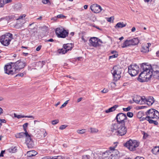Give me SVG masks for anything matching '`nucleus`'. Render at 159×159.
Returning a JSON list of instances; mask_svg holds the SVG:
<instances>
[{"label":"nucleus","instance_id":"nucleus-1","mask_svg":"<svg viewBox=\"0 0 159 159\" xmlns=\"http://www.w3.org/2000/svg\"><path fill=\"white\" fill-rule=\"evenodd\" d=\"M140 70L141 72L138 79L139 82L148 81L152 76L159 80V67L157 66H152L148 63H143L140 65Z\"/></svg>","mask_w":159,"mask_h":159},{"label":"nucleus","instance_id":"nucleus-2","mask_svg":"<svg viewBox=\"0 0 159 159\" xmlns=\"http://www.w3.org/2000/svg\"><path fill=\"white\" fill-rule=\"evenodd\" d=\"M110 130L112 134L118 136H123L127 132L125 124L123 125L118 123H112L110 126Z\"/></svg>","mask_w":159,"mask_h":159},{"label":"nucleus","instance_id":"nucleus-3","mask_svg":"<svg viewBox=\"0 0 159 159\" xmlns=\"http://www.w3.org/2000/svg\"><path fill=\"white\" fill-rule=\"evenodd\" d=\"M0 38V42L2 44L5 46H8L13 39V35L10 33H7L2 36Z\"/></svg>","mask_w":159,"mask_h":159},{"label":"nucleus","instance_id":"nucleus-4","mask_svg":"<svg viewBox=\"0 0 159 159\" xmlns=\"http://www.w3.org/2000/svg\"><path fill=\"white\" fill-rule=\"evenodd\" d=\"M13 68H14L13 72H15L16 73L18 72L21 69L23 68L26 66L25 61H22L21 60H19L15 62H11ZM11 73L13 72V71H11Z\"/></svg>","mask_w":159,"mask_h":159},{"label":"nucleus","instance_id":"nucleus-5","mask_svg":"<svg viewBox=\"0 0 159 159\" xmlns=\"http://www.w3.org/2000/svg\"><path fill=\"white\" fill-rule=\"evenodd\" d=\"M139 143L136 140L130 139L124 144V146L127 147L130 151H134L139 145Z\"/></svg>","mask_w":159,"mask_h":159},{"label":"nucleus","instance_id":"nucleus-6","mask_svg":"<svg viewBox=\"0 0 159 159\" xmlns=\"http://www.w3.org/2000/svg\"><path fill=\"white\" fill-rule=\"evenodd\" d=\"M121 68L119 66H115L113 67L111 72L113 75L114 80L117 81L121 77Z\"/></svg>","mask_w":159,"mask_h":159},{"label":"nucleus","instance_id":"nucleus-7","mask_svg":"<svg viewBox=\"0 0 159 159\" xmlns=\"http://www.w3.org/2000/svg\"><path fill=\"white\" fill-rule=\"evenodd\" d=\"M139 68L136 64H131L128 67V73L132 76L136 75L138 73Z\"/></svg>","mask_w":159,"mask_h":159},{"label":"nucleus","instance_id":"nucleus-8","mask_svg":"<svg viewBox=\"0 0 159 159\" xmlns=\"http://www.w3.org/2000/svg\"><path fill=\"white\" fill-rule=\"evenodd\" d=\"M56 33L57 37L59 38H65L68 34V32L62 27L57 28L56 30Z\"/></svg>","mask_w":159,"mask_h":159},{"label":"nucleus","instance_id":"nucleus-9","mask_svg":"<svg viewBox=\"0 0 159 159\" xmlns=\"http://www.w3.org/2000/svg\"><path fill=\"white\" fill-rule=\"evenodd\" d=\"M146 115L149 118L158 119L159 118V112L154 109H151L146 112Z\"/></svg>","mask_w":159,"mask_h":159},{"label":"nucleus","instance_id":"nucleus-10","mask_svg":"<svg viewBox=\"0 0 159 159\" xmlns=\"http://www.w3.org/2000/svg\"><path fill=\"white\" fill-rule=\"evenodd\" d=\"M89 41V46L94 47L100 46L101 44L99 43H102V42L101 40L95 37H91Z\"/></svg>","mask_w":159,"mask_h":159},{"label":"nucleus","instance_id":"nucleus-11","mask_svg":"<svg viewBox=\"0 0 159 159\" xmlns=\"http://www.w3.org/2000/svg\"><path fill=\"white\" fill-rule=\"evenodd\" d=\"M116 119L117 122L124 125L125 124V121L126 120L127 116L125 114L123 113H119L116 116Z\"/></svg>","mask_w":159,"mask_h":159},{"label":"nucleus","instance_id":"nucleus-12","mask_svg":"<svg viewBox=\"0 0 159 159\" xmlns=\"http://www.w3.org/2000/svg\"><path fill=\"white\" fill-rule=\"evenodd\" d=\"M4 71L5 73L7 74L8 75H13L15 74H16L15 72H13H13L11 73V71H13L14 68H13L12 65L11 64H8L7 65H6L4 67Z\"/></svg>","mask_w":159,"mask_h":159},{"label":"nucleus","instance_id":"nucleus-13","mask_svg":"<svg viewBox=\"0 0 159 159\" xmlns=\"http://www.w3.org/2000/svg\"><path fill=\"white\" fill-rule=\"evenodd\" d=\"M120 155L119 152L117 150H115L113 153H111L109 157H102L100 159H118Z\"/></svg>","mask_w":159,"mask_h":159},{"label":"nucleus","instance_id":"nucleus-14","mask_svg":"<svg viewBox=\"0 0 159 159\" xmlns=\"http://www.w3.org/2000/svg\"><path fill=\"white\" fill-rule=\"evenodd\" d=\"M90 8L92 11L95 13H98L102 10L101 7L96 4L91 5Z\"/></svg>","mask_w":159,"mask_h":159},{"label":"nucleus","instance_id":"nucleus-15","mask_svg":"<svg viewBox=\"0 0 159 159\" xmlns=\"http://www.w3.org/2000/svg\"><path fill=\"white\" fill-rule=\"evenodd\" d=\"M25 143L28 148H32L34 146V143L29 134L26 136Z\"/></svg>","mask_w":159,"mask_h":159},{"label":"nucleus","instance_id":"nucleus-16","mask_svg":"<svg viewBox=\"0 0 159 159\" xmlns=\"http://www.w3.org/2000/svg\"><path fill=\"white\" fill-rule=\"evenodd\" d=\"M132 45L130 39L126 40L122 44V48H125Z\"/></svg>","mask_w":159,"mask_h":159},{"label":"nucleus","instance_id":"nucleus-17","mask_svg":"<svg viewBox=\"0 0 159 159\" xmlns=\"http://www.w3.org/2000/svg\"><path fill=\"white\" fill-rule=\"evenodd\" d=\"M14 117H15L17 118L18 119H20L22 118H33V119L34 117L32 116H22L21 115H17L16 114L14 113Z\"/></svg>","mask_w":159,"mask_h":159},{"label":"nucleus","instance_id":"nucleus-18","mask_svg":"<svg viewBox=\"0 0 159 159\" xmlns=\"http://www.w3.org/2000/svg\"><path fill=\"white\" fill-rule=\"evenodd\" d=\"M119 107V106L117 105H115L113 107L109 108L108 109L105 111V112L108 113L110 112L113 111H115L117 108Z\"/></svg>","mask_w":159,"mask_h":159},{"label":"nucleus","instance_id":"nucleus-19","mask_svg":"<svg viewBox=\"0 0 159 159\" xmlns=\"http://www.w3.org/2000/svg\"><path fill=\"white\" fill-rule=\"evenodd\" d=\"M72 48V44H64L63 45V48L66 49L68 51L69 50H71Z\"/></svg>","mask_w":159,"mask_h":159},{"label":"nucleus","instance_id":"nucleus-20","mask_svg":"<svg viewBox=\"0 0 159 159\" xmlns=\"http://www.w3.org/2000/svg\"><path fill=\"white\" fill-rule=\"evenodd\" d=\"M133 100L134 102L137 103L142 104V102H141V97L139 96L136 95L133 98Z\"/></svg>","mask_w":159,"mask_h":159},{"label":"nucleus","instance_id":"nucleus-21","mask_svg":"<svg viewBox=\"0 0 159 159\" xmlns=\"http://www.w3.org/2000/svg\"><path fill=\"white\" fill-rule=\"evenodd\" d=\"M149 51V48L147 45H143L142 46V48L141 49V51L143 53H146L148 52Z\"/></svg>","mask_w":159,"mask_h":159},{"label":"nucleus","instance_id":"nucleus-22","mask_svg":"<svg viewBox=\"0 0 159 159\" xmlns=\"http://www.w3.org/2000/svg\"><path fill=\"white\" fill-rule=\"evenodd\" d=\"M132 45H135L139 43V40L137 38H135L133 39H130Z\"/></svg>","mask_w":159,"mask_h":159},{"label":"nucleus","instance_id":"nucleus-23","mask_svg":"<svg viewBox=\"0 0 159 159\" xmlns=\"http://www.w3.org/2000/svg\"><path fill=\"white\" fill-rule=\"evenodd\" d=\"M146 102L148 105H152L154 102L153 97H149L148 99H147Z\"/></svg>","mask_w":159,"mask_h":159},{"label":"nucleus","instance_id":"nucleus-24","mask_svg":"<svg viewBox=\"0 0 159 159\" xmlns=\"http://www.w3.org/2000/svg\"><path fill=\"white\" fill-rule=\"evenodd\" d=\"M126 25V24L125 23L124 24L123 22H119L117 23L116 26H115V27L116 28H121L124 27H125Z\"/></svg>","mask_w":159,"mask_h":159},{"label":"nucleus","instance_id":"nucleus-25","mask_svg":"<svg viewBox=\"0 0 159 159\" xmlns=\"http://www.w3.org/2000/svg\"><path fill=\"white\" fill-rule=\"evenodd\" d=\"M25 135L26 136L25 132V133L22 132L19 133H17L15 135V137L17 138H21L24 137Z\"/></svg>","mask_w":159,"mask_h":159},{"label":"nucleus","instance_id":"nucleus-26","mask_svg":"<svg viewBox=\"0 0 159 159\" xmlns=\"http://www.w3.org/2000/svg\"><path fill=\"white\" fill-rule=\"evenodd\" d=\"M27 154L29 157H31L36 155L37 154V152L34 150H32L28 151Z\"/></svg>","mask_w":159,"mask_h":159},{"label":"nucleus","instance_id":"nucleus-27","mask_svg":"<svg viewBox=\"0 0 159 159\" xmlns=\"http://www.w3.org/2000/svg\"><path fill=\"white\" fill-rule=\"evenodd\" d=\"M17 149L16 147H11L8 150V151L12 153H14L17 151Z\"/></svg>","mask_w":159,"mask_h":159},{"label":"nucleus","instance_id":"nucleus-28","mask_svg":"<svg viewBox=\"0 0 159 159\" xmlns=\"http://www.w3.org/2000/svg\"><path fill=\"white\" fill-rule=\"evenodd\" d=\"M110 150L106 151L105 152H103L102 154V157H109L108 156L109 154L111 153L110 152Z\"/></svg>","mask_w":159,"mask_h":159},{"label":"nucleus","instance_id":"nucleus-29","mask_svg":"<svg viewBox=\"0 0 159 159\" xmlns=\"http://www.w3.org/2000/svg\"><path fill=\"white\" fill-rule=\"evenodd\" d=\"M28 125V123H26L23 126L24 131L25 132L26 136L28 135V134H29L26 130V127H27Z\"/></svg>","mask_w":159,"mask_h":159},{"label":"nucleus","instance_id":"nucleus-30","mask_svg":"<svg viewBox=\"0 0 159 159\" xmlns=\"http://www.w3.org/2000/svg\"><path fill=\"white\" fill-rule=\"evenodd\" d=\"M144 115V113L142 111L139 112L137 114V116L138 118L140 119Z\"/></svg>","mask_w":159,"mask_h":159},{"label":"nucleus","instance_id":"nucleus-31","mask_svg":"<svg viewBox=\"0 0 159 159\" xmlns=\"http://www.w3.org/2000/svg\"><path fill=\"white\" fill-rule=\"evenodd\" d=\"M152 151L153 154H156L157 152H159V147H155L152 150Z\"/></svg>","mask_w":159,"mask_h":159},{"label":"nucleus","instance_id":"nucleus-32","mask_svg":"<svg viewBox=\"0 0 159 159\" xmlns=\"http://www.w3.org/2000/svg\"><path fill=\"white\" fill-rule=\"evenodd\" d=\"M148 121L151 124H153L155 125H157L158 124V122L154 120L150 119H148Z\"/></svg>","mask_w":159,"mask_h":159},{"label":"nucleus","instance_id":"nucleus-33","mask_svg":"<svg viewBox=\"0 0 159 159\" xmlns=\"http://www.w3.org/2000/svg\"><path fill=\"white\" fill-rule=\"evenodd\" d=\"M45 63V61H39L37 63L38 64V65H39V66H40V68H42L44 64Z\"/></svg>","mask_w":159,"mask_h":159},{"label":"nucleus","instance_id":"nucleus-34","mask_svg":"<svg viewBox=\"0 0 159 159\" xmlns=\"http://www.w3.org/2000/svg\"><path fill=\"white\" fill-rule=\"evenodd\" d=\"M90 129L91 130L90 132L92 133H97L98 131V129L95 128H90Z\"/></svg>","mask_w":159,"mask_h":159},{"label":"nucleus","instance_id":"nucleus-35","mask_svg":"<svg viewBox=\"0 0 159 159\" xmlns=\"http://www.w3.org/2000/svg\"><path fill=\"white\" fill-rule=\"evenodd\" d=\"M59 50V53H62L63 54H64L68 52V51L66 49H65L64 48H61Z\"/></svg>","mask_w":159,"mask_h":159},{"label":"nucleus","instance_id":"nucleus-36","mask_svg":"<svg viewBox=\"0 0 159 159\" xmlns=\"http://www.w3.org/2000/svg\"><path fill=\"white\" fill-rule=\"evenodd\" d=\"M77 132L79 134H83L86 132V129H84L80 130H78Z\"/></svg>","mask_w":159,"mask_h":159},{"label":"nucleus","instance_id":"nucleus-37","mask_svg":"<svg viewBox=\"0 0 159 159\" xmlns=\"http://www.w3.org/2000/svg\"><path fill=\"white\" fill-rule=\"evenodd\" d=\"M147 99L146 98L145 96L141 97V102H142V104L143 103V102H146Z\"/></svg>","mask_w":159,"mask_h":159},{"label":"nucleus","instance_id":"nucleus-38","mask_svg":"<svg viewBox=\"0 0 159 159\" xmlns=\"http://www.w3.org/2000/svg\"><path fill=\"white\" fill-rule=\"evenodd\" d=\"M90 156L89 155H85L83 156L82 159H89Z\"/></svg>","mask_w":159,"mask_h":159},{"label":"nucleus","instance_id":"nucleus-39","mask_svg":"<svg viewBox=\"0 0 159 159\" xmlns=\"http://www.w3.org/2000/svg\"><path fill=\"white\" fill-rule=\"evenodd\" d=\"M4 0H0V7H2L4 5Z\"/></svg>","mask_w":159,"mask_h":159},{"label":"nucleus","instance_id":"nucleus-40","mask_svg":"<svg viewBox=\"0 0 159 159\" xmlns=\"http://www.w3.org/2000/svg\"><path fill=\"white\" fill-rule=\"evenodd\" d=\"M131 109V107L130 106H129L127 108H123V110L124 111H129Z\"/></svg>","mask_w":159,"mask_h":159},{"label":"nucleus","instance_id":"nucleus-41","mask_svg":"<svg viewBox=\"0 0 159 159\" xmlns=\"http://www.w3.org/2000/svg\"><path fill=\"white\" fill-rule=\"evenodd\" d=\"M118 56L117 54H115L114 55H113L109 57V59H110L112 58H116Z\"/></svg>","mask_w":159,"mask_h":159},{"label":"nucleus","instance_id":"nucleus-42","mask_svg":"<svg viewBox=\"0 0 159 159\" xmlns=\"http://www.w3.org/2000/svg\"><path fill=\"white\" fill-rule=\"evenodd\" d=\"M127 116L129 117H132L133 116V113L131 112H128L127 113Z\"/></svg>","mask_w":159,"mask_h":159},{"label":"nucleus","instance_id":"nucleus-43","mask_svg":"<svg viewBox=\"0 0 159 159\" xmlns=\"http://www.w3.org/2000/svg\"><path fill=\"white\" fill-rule=\"evenodd\" d=\"M59 122V120L58 119L55 120H52V125H54L57 123Z\"/></svg>","mask_w":159,"mask_h":159},{"label":"nucleus","instance_id":"nucleus-44","mask_svg":"<svg viewBox=\"0 0 159 159\" xmlns=\"http://www.w3.org/2000/svg\"><path fill=\"white\" fill-rule=\"evenodd\" d=\"M114 17H111L110 18H107V20L109 22H111L112 21H113L114 20Z\"/></svg>","mask_w":159,"mask_h":159},{"label":"nucleus","instance_id":"nucleus-45","mask_svg":"<svg viewBox=\"0 0 159 159\" xmlns=\"http://www.w3.org/2000/svg\"><path fill=\"white\" fill-rule=\"evenodd\" d=\"M148 119H149V118L148 117V116H146V117H142L141 118H140V121H143V120H148Z\"/></svg>","mask_w":159,"mask_h":159},{"label":"nucleus","instance_id":"nucleus-46","mask_svg":"<svg viewBox=\"0 0 159 159\" xmlns=\"http://www.w3.org/2000/svg\"><path fill=\"white\" fill-rule=\"evenodd\" d=\"M26 15L25 14H23L21 15L20 16L19 18L17 19V20H18L19 19H23L24 17H25L26 16Z\"/></svg>","mask_w":159,"mask_h":159},{"label":"nucleus","instance_id":"nucleus-47","mask_svg":"<svg viewBox=\"0 0 159 159\" xmlns=\"http://www.w3.org/2000/svg\"><path fill=\"white\" fill-rule=\"evenodd\" d=\"M67 126L66 125H61L59 127V129L61 130H63L65 129Z\"/></svg>","mask_w":159,"mask_h":159},{"label":"nucleus","instance_id":"nucleus-48","mask_svg":"<svg viewBox=\"0 0 159 159\" xmlns=\"http://www.w3.org/2000/svg\"><path fill=\"white\" fill-rule=\"evenodd\" d=\"M110 86L112 88H114L116 86V84L115 82H111L110 84Z\"/></svg>","mask_w":159,"mask_h":159},{"label":"nucleus","instance_id":"nucleus-49","mask_svg":"<svg viewBox=\"0 0 159 159\" xmlns=\"http://www.w3.org/2000/svg\"><path fill=\"white\" fill-rule=\"evenodd\" d=\"M12 1V0H5L4 3V4L10 3Z\"/></svg>","mask_w":159,"mask_h":159},{"label":"nucleus","instance_id":"nucleus-50","mask_svg":"<svg viewBox=\"0 0 159 159\" xmlns=\"http://www.w3.org/2000/svg\"><path fill=\"white\" fill-rule=\"evenodd\" d=\"M42 2L43 4H46L49 2V0H42Z\"/></svg>","mask_w":159,"mask_h":159},{"label":"nucleus","instance_id":"nucleus-51","mask_svg":"<svg viewBox=\"0 0 159 159\" xmlns=\"http://www.w3.org/2000/svg\"><path fill=\"white\" fill-rule=\"evenodd\" d=\"M143 138L144 139H146L148 136V135L147 134L145 133V132H143Z\"/></svg>","mask_w":159,"mask_h":159},{"label":"nucleus","instance_id":"nucleus-52","mask_svg":"<svg viewBox=\"0 0 159 159\" xmlns=\"http://www.w3.org/2000/svg\"><path fill=\"white\" fill-rule=\"evenodd\" d=\"M65 17V16L61 14L57 16V17L58 18H62Z\"/></svg>","mask_w":159,"mask_h":159},{"label":"nucleus","instance_id":"nucleus-53","mask_svg":"<svg viewBox=\"0 0 159 159\" xmlns=\"http://www.w3.org/2000/svg\"><path fill=\"white\" fill-rule=\"evenodd\" d=\"M108 92V90L107 89H104L103 90H102L101 92L103 93H105L107 92Z\"/></svg>","mask_w":159,"mask_h":159},{"label":"nucleus","instance_id":"nucleus-54","mask_svg":"<svg viewBox=\"0 0 159 159\" xmlns=\"http://www.w3.org/2000/svg\"><path fill=\"white\" fill-rule=\"evenodd\" d=\"M57 159H65V157L62 156H57Z\"/></svg>","mask_w":159,"mask_h":159},{"label":"nucleus","instance_id":"nucleus-55","mask_svg":"<svg viewBox=\"0 0 159 159\" xmlns=\"http://www.w3.org/2000/svg\"><path fill=\"white\" fill-rule=\"evenodd\" d=\"M110 149L112 151V153H113V152L115 150H116L114 149V147H110Z\"/></svg>","mask_w":159,"mask_h":159},{"label":"nucleus","instance_id":"nucleus-56","mask_svg":"<svg viewBox=\"0 0 159 159\" xmlns=\"http://www.w3.org/2000/svg\"><path fill=\"white\" fill-rule=\"evenodd\" d=\"M41 48V45H39V46L36 48V50L37 51H39Z\"/></svg>","mask_w":159,"mask_h":159},{"label":"nucleus","instance_id":"nucleus-57","mask_svg":"<svg viewBox=\"0 0 159 159\" xmlns=\"http://www.w3.org/2000/svg\"><path fill=\"white\" fill-rule=\"evenodd\" d=\"M23 75H24V74L23 73H20L18 74H17L16 75V76H20L21 77H23Z\"/></svg>","mask_w":159,"mask_h":159},{"label":"nucleus","instance_id":"nucleus-58","mask_svg":"<svg viewBox=\"0 0 159 159\" xmlns=\"http://www.w3.org/2000/svg\"><path fill=\"white\" fill-rule=\"evenodd\" d=\"M54 41L53 39H49L46 40L45 42H52Z\"/></svg>","mask_w":159,"mask_h":159},{"label":"nucleus","instance_id":"nucleus-59","mask_svg":"<svg viewBox=\"0 0 159 159\" xmlns=\"http://www.w3.org/2000/svg\"><path fill=\"white\" fill-rule=\"evenodd\" d=\"M4 152H5L4 151L2 150L1 151V153L0 154V157H3V154L4 153Z\"/></svg>","mask_w":159,"mask_h":159},{"label":"nucleus","instance_id":"nucleus-60","mask_svg":"<svg viewBox=\"0 0 159 159\" xmlns=\"http://www.w3.org/2000/svg\"><path fill=\"white\" fill-rule=\"evenodd\" d=\"M41 159H51L49 157H46L42 158Z\"/></svg>","mask_w":159,"mask_h":159},{"label":"nucleus","instance_id":"nucleus-61","mask_svg":"<svg viewBox=\"0 0 159 159\" xmlns=\"http://www.w3.org/2000/svg\"><path fill=\"white\" fill-rule=\"evenodd\" d=\"M111 54H113V55H114L115 54H117V52L115 51H111Z\"/></svg>","mask_w":159,"mask_h":159},{"label":"nucleus","instance_id":"nucleus-62","mask_svg":"<svg viewBox=\"0 0 159 159\" xmlns=\"http://www.w3.org/2000/svg\"><path fill=\"white\" fill-rule=\"evenodd\" d=\"M135 159H144V158L142 157H136Z\"/></svg>","mask_w":159,"mask_h":159},{"label":"nucleus","instance_id":"nucleus-63","mask_svg":"<svg viewBox=\"0 0 159 159\" xmlns=\"http://www.w3.org/2000/svg\"><path fill=\"white\" fill-rule=\"evenodd\" d=\"M135 30H136V29H135V27H134L132 28L131 30V31L133 32H134L135 31Z\"/></svg>","mask_w":159,"mask_h":159},{"label":"nucleus","instance_id":"nucleus-64","mask_svg":"<svg viewBox=\"0 0 159 159\" xmlns=\"http://www.w3.org/2000/svg\"><path fill=\"white\" fill-rule=\"evenodd\" d=\"M57 156L52 157H51V159H57Z\"/></svg>","mask_w":159,"mask_h":159}]
</instances>
